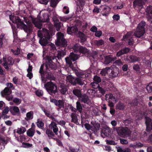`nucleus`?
I'll use <instances>...</instances> for the list:
<instances>
[{
    "mask_svg": "<svg viewBox=\"0 0 152 152\" xmlns=\"http://www.w3.org/2000/svg\"><path fill=\"white\" fill-rule=\"evenodd\" d=\"M9 17L10 20L13 23H16L18 28L23 29L27 33H29L32 31V24L30 22L27 18L23 17L24 21L27 24L26 25L18 16H15L14 15H10Z\"/></svg>",
    "mask_w": 152,
    "mask_h": 152,
    "instance_id": "1",
    "label": "nucleus"
},
{
    "mask_svg": "<svg viewBox=\"0 0 152 152\" xmlns=\"http://www.w3.org/2000/svg\"><path fill=\"white\" fill-rule=\"evenodd\" d=\"M145 22L144 21H142L138 24L136 31L135 32L134 35L138 38H140L143 36L145 32Z\"/></svg>",
    "mask_w": 152,
    "mask_h": 152,
    "instance_id": "2",
    "label": "nucleus"
},
{
    "mask_svg": "<svg viewBox=\"0 0 152 152\" xmlns=\"http://www.w3.org/2000/svg\"><path fill=\"white\" fill-rule=\"evenodd\" d=\"M113 131L116 132L118 135L121 136H128L131 132L130 130L127 128H123L120 127H114Z\"/></svg>",
    "mask_w": 152,
    "mask_h": 152,
    "instance_id": "3",
    "label": "nucleus"
},
{
    "mask_svg": "<svg viewBox=\"0 0 152 152\" xmlns=\"http://www.w3.org/2000/svg\"><path fill=\"white\" fill-rule=\"evenodd\" d=\"M57 39L56 41V44L58 46L66 47L67 45V42L64 38V35L60 32L56 34Z\"/></svg>",
    "mask_w": 152,
    "mask_h": 152,
    "instance_id": "4",
    "label": "nucleus"
},
{
    "mask_svg": "<svg viewBox=\"0 0 152 152\" xmlns=\"http://www.w3.org/2000/svg\"><path fill=\"white\" fill-rule=\"evenodd\" d=\"M44 87L50 93L55 94L57 92L56 86L51 81L47 82L44 85Z\"/></svg>",
    "mask_w": 152,
    "mask_h": 152,
    "instance_id": "5",
    "label": "nucleus"
},
{
    "mask_svg": "<svg viewBox=\"0 0 152 152\" xmlns=\"http://www.w3.org/2000/svg\"><path fill=\"white\" fill-rule=\"evenodd\" d=\"M39 72L41 74V80L44 83H45L48 80H52L53 79L50 73L43 72L42 66H41Z\"/></svg>",
    "mask_w": 152,
    "mask_h": 152,
    "instance_id": "6",
    "label": "nucleus"
},
{
    "mask_svg": "<svg viewBox=\"0 0 152 152\" xmlns=\"http://www.w3.org/2000/svg\"><path fill=\"white\" fill-rule=\"evenodd\" d=\"M3 59L4 63H3L2 65L5 69L8 70L9 67L10 66L14 64V61L13 59L10 57H9L7 58V60L6 58L5 57L3 58Z\"/></svg>",
    "mask_w": 152,
    "mask_h": 152,
    "instance_id": "7",
    "label": "nucleus"
},
{
    "mask_svg": "<svg viewBox=\"0 0 152 152\" xmlns=\"http://www.w3.org/2000/svg\"><path fill=\"white\" fill-rule=\"evenodd\" d=\"M38 36L40 38V39L43 37L46 38L48 39H50L51 35L49 32L46 29L43 28L42 31H38L37 34Z\"/></svg>",
    "mask_w": 152,
    "mask_h": 152,
    "instance_id": "8",
    "label": "nucleus"
},
{
    "mask_svg": "<svg viewBox=\"0 0 152 152\" xmlns=\"http://www.w3.org/2000/svg\"><path fill=\"white\" fill-rule=\"evenodd\" d=\"M46 18L48 19H42V20H40V19L38 18L33 19L32 20L33 23L35 25V26L37 28H41L42 26V22H48V17L46 15Z\"/></svg>",
    "mask_w": 152,
    "mask_h": 152,
    "instance_id": "9",
    "label": "nucleus"
},
{
    "mask_svg": "<svg viewBox=\"0 0 152 152\" xmlns=\"http://www.w3.org/2000/svg\"><path fill=\"white\" fill-rule=\"evenodd\" d=\"M110 72H109V75L110 77H115L117 76L119 73V69L116 67L111 66L109 67Z\"/></svg>",
    "mask_w": 152,
    "mask_h": 152,
    "instance_id": "10",
    "label": "nucleus"
},
{
    "mask_svg": "<svg viewBox=\"0 0 152 152\" xmlns=\"http://www.w3.org/2000/svg\"><path fill=\"white\" fill-rule=\"evenodd\" d=\"M105 99L108 102H116L118 101L117 98L111 94H109L105 95Z\"/></svg>",
    "mask_w": 152,
    "mask_h": 152,
    "instance_id": "11",
    "label": "nucleus"
},
{
    "mask_svg": "<svg viewBox=\"0 0 152 152\" xmlns=\"http://www.w3.org/2000/svg\"><path fill=\"white\" fill-rule=\"evenodd\" d=\"M49 127L51 129H52L53 132L56 135L57 134V132L58 131V128L57 126V124L54 121H52L49 125Z\"/></svg>",
    "mask_w": 152,
    "mask_h": 152,
    "instance_id": "12",
    "label": "nucleus"
},
{
    "mask_svg": "<svg viewBox=\"0 0 152 152\" xmlns=\"http://www.w3.org/2000/svg\"><path fill=\"white\" fill-rule=\"evenodd\" d=\"M75 82L81 86L83 85H86L87 83L85 78H82L81 77L76 78L75 80Z\"/></svg>",
    "mask_w": 152,
    "mask_h": 152,
    "instance_id": "13",
    "label": "nucleus"
},
{
    "mask_svg": "<svg viewBox=\"0 0 152 152\" xmlns=\"http://www.w3.org/2000/svg\"><path fill=\"white\" fill-rule=\"evenodd\" d=\"M146 1V0H135L133 2L134 6V7L141 6L145 4Z\"/></svg>",
    "mask_w": 152,
    "mask_h": 152,
    "instance_id": "14",
    "label": "nucleus"
},
{
    "mask_svg": "<svg viewBox=\"0 0 152 152\" xmlns=\"http://www.w3.org/2000/svg\"><path fill=\"white\" fill-rule=\"evenodd\" d=\"M46 134L48 135V137L50 139H53L54 140H58L56 138L54 137L55 135L54 132L49 129H47L46 130Z\"/></svg>",
    "mask_w": 152,
    "mask_h": 152,
    "instance_id": "15",
    "label": "nucleus"
},
{
    "mask_svg": "<svg viewBox=\"0 0 152 152\" xmlns=\"http://www.w3.org/2000/svg\"><path fill=\"white\" fill-rule=\"evenodd\" d=\"M147 17L148 19L152 18V6L147 7L146 9Z\"/></svg>",
    "mask_w": 152,
    "mask_h": 152,
    "instance_id": "16",
    "label": "nucleus"
},
{
    "mask_svg": "<svg viewBox=\"0 0 152 152\" xmlns=\"http://www.w3.org/2000/svg\"><path fill=\"white\" fill-rule=\"evenodd\" d=\"M41 66H42V68H43V66H45V68L47 69L48 68V66L52 69H55L56 68V66L55 64L51 61H48L47 64H44Z\"/></svg>",
    "mask_w": 152,
    "mask_h": 152,
    "instance_id": "17",
    "label": "nucleus"
},
{
    "mask_svg": "<svg viewBox=\"0 0 152 152\" xmlns=\"http://www.w3.org/2000/svg\"><path fill=\"white\" fill-rule=\"evenodd\" d=\"M145 123L147 126V128L149 130H152V122L151 119L148 117L145 118Z\"/></svg>",
    "mask_w": 152,
    "mask_h": 152,
    "instance_id": "18",
    "label": "nucleus"
},
{
    "mask_svg": "<svg viewBox=\"0 0 152 152\" xmlns=\"http://www.w3.org/2000/svg\"><path fill=\"white\" fill-rule=\"evenodd\" d=\"M10 108L8 107H6L4 108V109L2 111V115L1 118L3 119H4L8 118L6 114H7L9 111Z\"/></svg>",
    "mask_w": 152,
    "mask_h": 152,
    "instance_id": "19",
    "label": "nucleus"
},
{
    "mask_svg": "<svg viewBox=\"0 0 152 152\" xmlns=\"http://www.w3.org/2000/svg\"><path fill=\"white\" fill-rule=\"evenodd\" d=\"M34 117V112L32 111H30L26 114V117L25 118V119L26 121H29L30 120L33 119Z\"/></svg>",
    "mask_w": 152,
    "mask_h": 152,
    "instance_id": "20",
    "label": "nucleus"
},
{
    "mask_svg": "<svg viewBox=\"0 0 152 152\" xmlns=\"http://www.w3.org/2000/svg\"><path fill=\"white\" fill-rule=\"evenodd\" d=\"M35 131L34 127H32L27 131L26 134L29 137H32L34 135Z\"/></svg>",
    "mask_w": 152,
    "mask_h": 152,
    "instance_id": "21",
    "label": "nucleus"
},
{
    "mask_svg": "<svg viewBox=\"0 0 152 152\" xmlns=\"http://www.w3.org/2000/svg\"><path fill=\"white\" fill-rule=\"evenodd\" d=\"M130 50V49L129 48H127L121 49L117 53V56L119 57L124 54H126L129 52Z\"/></svg>",
    "mask_w": 152,
    "mask_h": 152,
    "instance_id": "22",
    "label": "nucleus"
},
{
    "mask_svg": "<svg viewBox=\"0 0 152 152\" xmlns=\"http://www.w3.org/2000/svg\"><path fill=\"white\" fill-rule=\"evenodd\" d=\"M80 100L82 102L88 104L90 102V100L88 96L86 95H83L80 96Z\"/></svg>",
    "mask_w": 152,
    "mask_h": 152,
    "instance_id": "23",
    "label": "nucleus"
},
{
    "mask_svg": "<svg viewBox=\"0 0 152 152\" xmlns=\"http://www.w3.org/2000/svg\"><path fill=\"white\" fill-rule=\"evenodd\" d=\"M140 137V134L138 132H134L132 135L130 136V139L132 140H135L138 139Z\"/></svg>",
    "mask_w": 152,
    "mask_h": 152,
    "instance_id": "24",
    "label": "nucleus"
},
{
    "mask_svg": "<svg viewBox=\"0 0 152 152\" xmlns=\"http://www.w3.org/2000/svg\"><path fill=\"white\" fill-rule=\"evenodd\" d=\"M49 39L43 37L40 39L39 40V42L42 46H45L48 44V41Z\"/></svg>",
    "mask_w": 152,
    "mask_h": 152,
    "instance_id": "25",
    "label": "nucleus"
},
{
    "mask_svg": "<svg viewBox=\"0 0 152 152\" xmlns=\"http://www.w3.org/2000/svg\"><path fill=\"white\" fill-rule=\"evenodd\" d=\"M11 93V91L8 88H5L3 91L1 92V94L2 96L7 95L10 94Z\"/></svg>",
    "mask_w": 152,
    "mask_h": 152,
    "instance_id": "26",
    "label": "nucleus"
},
{
    "mask_svg": "<svg viewBox=\"0 0 152 152\" xmlns=\"http://www.w3.org/2000/svg\"><path fill=\"white\" fill-rule=\"evenodd\" d=\"M110 71L109 67H106L102 70L100 72V74L102 75H105L106 74L109 75V72Z\"/></svg>",
    "mask_w": 152,
    "mask_h": 152,
    "instance_id": "27",
    "label": "nucleus"
},
{
    "mask_svg": "<svg viewBox=\"0 0 152 152\" xmlns=\"http://www.w3.org/2000/svg\"><path fill=\"white\" fill-rule=\"evenodd\" d=\"M125 105L122 103L118 102L116 105L115 108L117 110H122L124 109Z\"/></svg>",
    "mask_w": 152,
    "mask_h": 152,
    "instance_id": "28",
    "label": "nucleus"
},
{
    "mask_svg": "<svg viewBox=\"0 0 152 152\" xmlns=\"http://www.w3.org/2000/svg\"><path fill=\"white\" fill-rule=\"evenodd\" d=\"M10 111L11 112L13 111L17 114L19 113H20L19 109L18 107L17 106H10Z\"/></svg>",
    "mask_w": 152,
    "mask_h": 152,
    "instance_id": "29",
    "label": "nucleus"
},
{
    "mask_svg": "<svg viewBox=\"0 0 152 152\" xmlns=\"http://www.w3.org/2000/svg\"><path fill=\"white\" fill-rule=\"evenodd\" d=\"M26 131V129L25 127L21 126L17 129L16 132L19 134H21L24 133Z\"/></svg>",
    "mask_w": 152,
    "mask_h": 152,
    "instance_id": "30",
    "label": "nucleus"
},
{
    "mask_svg": "<svg viewBox=\"0 0 152 152\" xmlns=\"http://www.w3.org/2000/svg\"><path fill=\"white\" fill-rule=\"evenodd\" d=\"M78 36L80 38L81 41L84 42L86 40V36L83 33L79 32H78Z\"/></svg>",
    "mask_w": 152,
    "mask_h": 152,
    "instance_id": "31",
    "label": "nucleus"
},
{
    "mask_svg": "<svg viewBox=\"0 0 152 152\" xmlns=\"http://www.w3.org/2000/svg\"><path fill=\"white\" fill-rule=\"evenodd\" d=\"M59 90L63 94H66L67 89L64 86H61L59 88Z\"/></svg>",
    "mask_w": 152,
    "mask_h": 152,
    "instance_id": "32",
    "label": "nucleus"
},
{
    "mask_svg": "<svg viewBox=\"0 0 152 152\" xmlns=\"http://www.w3.org/2000/svg\"><path fill=\"white\" fill-rule=\"evenodd\" d=\"M71 117L72 118V121L76 123L77 122L78 119L77 116L75 114V113H73L71 115Z\"/></svg>",
    "mask_w": 152,
    "mask_h": 152,
    "instance_id": "33",
    "label": "nucleus"
},
{
    "mask_svg": "<svg viewBox=\"0 0 152 152\" xmlns=\"http://www.w3.org/2000/svg\"><path fill=\"white\" fill-rule=\"evenodd\" d=\"M73 94L77 97H80L81 95L80 90L78 89H74L73 91Z\"/></svg>",
    "mask_w": 152,
    "mask_h": 152,
    "instance_id": "34",
    "label": "nucleus"
},
{
    "mask_svg": "<svg viewBox=\"0 0 152 152\" xmlns=\"http://www.w3.org/2000/svg\"><path fill=\"white\" fill-rule=\"evenodd\" d=\"M56 105L58 106L60 108H64V102L61 100H57L56 104Z\"/></svg>",
    "mask_w": 152,
    "mask_h": 152,
    "instance_id": "35",
    "label": "nucleus"
},
{
    "mask_svg": "<svg viewBox=\"0 0 152 152\" xmlns=\"http://www.w3.org/2000/svg\"><path fill=\"white\" fill-rule=\"evenodd\" d=\"M69 57L72 59L73 61H75L78 58V56L73 53H71Z\"/></svg>",
    "mask_w": 152,
    "mask_h": 152,
    "instance_id": "36",
    "label": "nucleus"
},
{
    "mask_svg": "<svg viewBox=\"0 0 152 152\" xmlns=\"http://www.w3.org/2000/svg\"><path fill=\"white\" fill-rule=\"evenodd\" d=\"M81 47L79 45L76 44L72 47V48L75 52H79Z\"/></svg>",
    "mask_w": 152,
    "mask_h": 152,
    "instance_id": "37",
    "label": "nucleus"
},
{
    "mask_svg": "<svg viewBox=\"0 0 152 152\" xmlns=\"http://www.w3.org/2000/svg\"><path fill=\"white\" fill-rule=\"evenodd\" d=\"M66 63L67 65L70 67H72V59L69 57H67L65 58Z\"/></svg>",
    "mask_w": 152,
    "mask_h": 152,
    "instance_id": "38",
    "label": "nucleus"
},
{
    "mask_svg": "<svg viewBox=\"0 0 152 152\" xmlns=\"http://www.w3.org/2000/svg\"><path fill=\"white\" fill-rule=\"evenodd\" d=\"M110 11V8L108 6H104L103 7V11L107 14H108Z\"/></svg>",
    "mask_w": 152,
    "mask_h": 152,
    "instance_id": "39",
    "label": "nucleus"
},
{
    "mask_svg": "<svg viewBox=\"0 0 152 152\" xmlns=\"http://www.w3.org/2000/svg\"><path fill=\"white\" fill-rule=\"evenodd\" d=\"M104 134L106 136H107L109 135V133L111 132V130L110 128L108 127H106L104 129Z\"/></svg>",
    "mask_w": 152,
    "mask_h": 152,
    "instance_id": "40",
    "label": "nucleus"
},
{
    "mask_svg": "<svg viewBox=\"0 0 152 152\" xmlns=\"http://www.w3.org/2000/svg\"><path fill=\"white\" fill-rule=\"evenodd\" d=\"M76 108L77 110L80 113H81L82 110V108L80 102L77 101L76 102Z\"/></svg>",
    "mask_w": 152,
    "mask_h": 152,
    "instance_id": "41",
    "label": "nucleus"
},
{
    "mask_svg": "<svg viewBox=\"0 0 152 152\" xmlns=\"http://www.w3.org/2000/svg\"><path fill=\"white\" fill-rule=\"evenodd\" d=\"M58 0H50V6L53 7H56L58 4Z\"/></svg>",
    "mask_w": 152,
    "mask_h": 152,
    "instance_id": "42",
    "label": "nucleus"
},
{
    "mask_svg": "<svg viewBox=\"0 0 152 152\" xmlns=\"http://www.w3.org/2000/svg\"><path fill=\"white\" fill-rule=\"evenodd\" d=\"M66 55L65 52L63 50L59 51L58 53L57 57L58 59L60 58L61 57H63Z\"/></svg>",
    "mask_w": 152,
    "mask_h": 152,
    "instance_id": "43",
    "label": "nucleus"
},
{
    "mask_svg": "<svg viewBox=\"0 0 152 152\" xmlns=\"http://www.w3.org/2000/svg\"><path fill=\"white\" fill-rule=\"evenodd\" d=\"M67 81H68L71 83L74 84V81H75L73 77L71 75H68L67 77Z\"/></svg>",
    "mask_w": 152,
    "mask_h": 152,
    "instance_id": "44",
    "label": "nucleus"
},
{
    "mask_svg": "<svg viewBox=\"0 0 152 152\" xmlns=\"http://www.w3.org/2000/svg\"><path fill=\"white\" fill-rule=\"evenodd\" d=\"M94 43L95 45L97 46H100L103 45L104 43V42L102 40L100 39L98 40H95Z\"/></svg>",
    "mask_w": 152,
    "mask_h": 152,
    "instance_id": "45",
    "label": "nucleus"
},
{
    "mask_svg": "<svg viewBox=\"0 0 152 152\" xmlns=\"http://www.w3.org/2000/svg\"><path fill=\"white\" fill-rule=\"evenodd\" d=\"M37 125L39 128L42 129V127L44 126V124L42 121L38 119L37 122Z\"/></svg>",
    "mask_w": 152,
    "mask_h": 152,
    "instance_id": "46",
    "label": "nucleus"
},
{
    "mask_svg": "<svg viewBox=\"0 0 152 152\" xmlns=\"http://www.w3.org/2000/svg\"><path fill=\"white\" fill-rule=\"evenodd\" d=\"M133 68L134 70L136 71L138 73H140V68L139 65L138 64L134 65Z\"/></svg>",
    "mask_w": 152,
    "mask_h": 152,
    "instance_id": "47",
    "label": "nucleus"
},
{
    "mask_svg": "<svg viewBox=\"0 0 152 152\" xmlns=\"http://www.w3.org/2000/svg\"><path fill=\"white\" fill-rule=\"evenodd\" d=\"M146 89L149 93L152 92V82L150 83L147 86Z\"/></svg>",
    "mask_w": 152,
    "mask_h": 152,
    "instance_id": "48",
    "label": "nucleus"
},
{
    "mask_svg": "<svg viewBox=\"0 0 152 152\" xmlns=\"http://www.w3.org/2000/svg\"><path fill=\"white\" fill-rule=\"evenodd\" d=\"M79 52L83 54H85L88 52V50L86 48L81 46Z\"/></svg>",
    "mask_w": 152,
    "mask_h": 152,
    "instance_id": "49",
    "label": "nucleus"
},
{
    "mask_svg": "<svg viewBox=\"0 0 152 152\" xmlns=\"http://www.w3.org/2000/svg\"><path fill=\"white\" fill-rule=\"evenodd\" d=\"M93 113L95 115H99L100 113V111L97 108H94L93 110Z\"/></svg>",
    "mask_w": 152,
    "mask_h": 152,
    "instance_id": "50",
    "label": "nucleus"
},
{
    "mask_svg": "<svg viewBox=\"0 0 152 152\" xmlns=\"http://www.w3.org/2000/svg\"><path fill=\"white\" fill-rule=\"evenodd\" d=\"M22 147L25 148H28L31 147L33 145L31 144L28 143L23 142L22 144Z\"/></svg>",
    "mask_w": 152,
    "mask_h": 152,
    "instance_id": "51",
    "label": "nucleus"
},
{
    "mask_svg": "<svg viewBox=\"0 0 152 152\" xmlns=\"http://www.w3.org/2000/svg\"><path fill=\"white\" fill-rule=\"evenodd\" d=\"M130 58L132 62L137 61L139 60L138 58L134 56H131L130 57Z\"/></svg>",
    "mask_w": 152,
    "mask_h": 152,
    "instance_id": "52",
    "label": "nucleus"
},
{
    "mask_svg": "<svg viewBox=\"0 0 152 152\" xmlns=\"http://www.w3.org/2000/svg\"><path fill=\"white\" fill-rule=\"evenodd\" d=\"M93 79L94 81L97 83L100 82L101 80L100 77L97 75L94 77Z\"/></svg>",
    "mask_w": 152,
    "mask_h": 152,
    "instance_id": "53",
    "label": "nucleus"
},
{
    "mask_svg": "<svg viewBox=\"0 0 152 152\" xmlns=\"http://www.w3.org/2000/svg\"><path fill=\"white\" fill-rule=\"evenodd\" d=\"M56 58V56L53 54H50L48 57V61H52V60Z\"/></svg>",
    "mask_w": 152,
    "mask_h": 152,
    "instance_id": "54",
    "label": "nucleus"
},
{
    "mask_svg": "<svg viewBox=\"0 0 152 152\" xmlns=\"http://www.w3.org/2000/svg\"><path fill=\"white\" fill-rule=\"evenodd\" d=\"M111 58L107 56L105 58L104 63L105 64H108L111 62Z\"/></svg>",
    "mask_w": 152,
    "mask_h": 152,
    "instance_id": "55",
    "label": "nucleus"
},
{
    "mask_svg": "<svg viewBox=\"0 0 152 152\" xmlns=\"http://www.w3.org/2000/svg\"><path fill=\"white\" fill-rule=\"evenodd\" d=\"M11 51L14 55H18L19 53L20 50L19 48H18L16 50H14L13 49H11Z\"/></svg>",
    "mask_w": 152,
    "mask_h": 152,
    "instance_id": "56",
    "label": "nucleus"
},
{
    "mask_svg": "<svg viewBox=\"0 0 152 152\" xmlns=\"http://www.w3.org/2000/svg\"><path fill=\"white\" fill-rule=\"evenodd\" d=\"M92 87L94 89L96 88H98L99 85L98 83H92L91 84Z\"/></svg>",
    "mask_w": 152,
    "mask_h": 152,
    "instance_id": "57",
    "label": "nucleus"
},
{
    "mask_svg": "<svg viewBox=\"0 0 152 152\" xmlns=\"http://www.w3.org/2000/svg\"><path fill=\"white\" fill-rule=\"evenodd\" d=\"M63 11L65 14H68L69 12V8L67 6H64L63 8Z\"/></svg>",
    "mask_w": 152,
    "mask_h": 152,
    "instance_id": "58",
    "label": "nucleus"
},
{
    "mask_svg": "<svg viewBox=\"0 0 152 152\" xmlns=\"http://www.w3.org/2000/svg\"><path fill=\"white\" fill-rule=\"evenodd\" d=\"M36 94L38 96H42L43 94V92L40 90H38L36 91Z\"/></svg>",
    "mask_w": 152,
    "mask_h": 152,
    "instance_id": "59",
    "label": "nucleus"
},
{
    "mask_svg": "<svg viewBox=\"0 0 152 152\" xmlns=\"http://www.w3.org/2000/svg\"><path fill=\"white\" fill-rule=\"evenodd\" d=\"M13 101L15 103L18 104H20L21 102V100L20 99L18 98H15L13 99Z\"/></svg>",
    "mask_w": 152,
    "mask_h": 152,
    "instance_id": "60",
    "label": "nucleus"
},
{
    "mask_svg": "<svg viewBox=\"0 0 152 152\" xmlns=\"http://www.w3.org/2000/svg\"><path fill=\"white\" fill-rule=\"evenodd\" d=\"M43 111L45 113V115L48 117H50V116H51L52 115H51L50 112L49 111L45 110V109H43Z\"/></svg>",
    "mask_w": 152,
    "mask_h": 152,
    "instance_id": "61",
    "label": "nucleus"
},
{
    "mask_svg": "<svg viewBox=\"0 0 152 152\" xmlns=\"http://www.w3.org/2000/svg\"><path fill=\"white\" fill-rule=\"evenodd\" d=\"M40 3L47 4L49 0H37Z\"/></svg>",
    "mask_w": 152,
    "mask_h": 152,
    "instance_id": "62",
    "label": "nucleus"
},
{
    "mask_svg": "<svg viewBox=\"0 0 152 152\" xmlns=\"http://www.w3.org/2000/svg\"><path fill=\"white\" fill-rule=\"evenodd\" d=\"M102 34V32L101 31H97L95 32V35L97 37H100L101 36Z\"/></svg>",
    "mask_w": 152,
    "mask_h": 152,
    "instance_id": "63",
    "label": "nucleus"
},
{
    "mask_svg": "<svg viewBox=\"0 0 152 152\" xmlns=\"http://www.w3.org/2000/svg\"><path fill=\"white\" fill-rule=\"evenodd\" d=\"M8 88H12V89H14V87L13 86V84L11 83H7L6 84Z\"/></svg>",
    "mask_w": 152,
    "mask_h": 152,
    "instance_id": "64",
    "label": "nucleus"
}]
</instances>
